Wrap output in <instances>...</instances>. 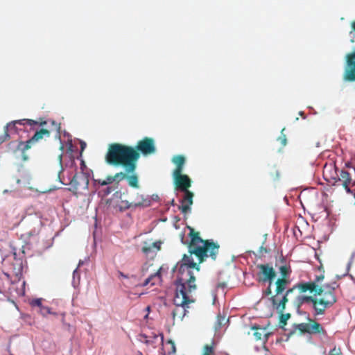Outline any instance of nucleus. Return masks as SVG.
<instances>
[{
    "label": "nucleus",
    "instance_id": "a19ab883",
    "mask_svg": "<svg viewBox=\"0 0 355 355\" xmlns=\"http://www.w3.org/2000/svg\"><path fill=\"white\" fill-rule=\"evenodd\" d=\"M81 264H83V262L80 261L79 264H78V266H80Z\"/></svg>",
    "mask_w": 355,
    "mask_h": 355
},
{
    "label": "nucleus",
    "instance_id": "39448f33",
    "mask_svg": "<svg viewBox=\"0 0 355 355\" xmlns=\"http://www.w3.org/2000/svg\"><path fill=\"white\" fill-rule=\"evenodd\" d=\"M275 277V272L272 267L268 265H259L257 267L256 279L266 288L263 291V297H267L272 293V280Z\"/></svg>",
    "mask_w": 355,
    "mask_h": 355
},
{
    "label": "nucleus",
    "instance_id": "f8f14e48",
    "mask_svg": "<svg viewBox=\"0 0 355 355\" xmlns=\"http://www.w3.org/2000/svg\"><path fill=\"white\" fill-rule=\"evenodd\" d=\"M50 136V131L46 129H41L37 131L34 135L26 141H19L17 146V150L24 154L26 150L30 149L33 144L44 138V137H49Z\"/></svg>",
    "mask_w": 355,
    "mask_h": 355
},
{
    "label": "nucleus",
    "instance_id": "20e7f679",
    "mask_svg": "<svg viewBox=\"0 0 355 355\" xmlns=\"http://www.w3.org/2000/svg\"><path fill=\"white\" fill-rule=\"evenodd\" d=\"M189 252L197 255L200 261H202L204 257L215 256L218 252V247L211 242L204 241L201 238L196 236L191 239Z\"/></svg>",
    "mask_w": 355,
    "mask_h": 355
},
{
    "label": "nucleus",
    "instance_id": "ea45409f",
    "mask_svg": "<svg viewBox=\"0 0 355 355\" xmlns=\"http://www.w3.org/2000/svg\"><path fill=\"white\" fill-rule=\"evenodd\" d=\"M146 310H147L148 311H150V306H147V307H146Z\"/></svg>",
    "mask_w": 355,
    "mask_h": 355
},
{
    "label": "nucleus",
    "instance_id": "c756f323",
    "mask_svg": "<svg viewBox=\"0 0 355 355\" xmlns=\"http://www.w3.org/2000/svg\"><path fill=\"white\" fill-rule=\"evenodd\" d=\"M329 355H341L340 349L334 347L330 351Z\"/></svg>",
    "mask_w": 355,
    "mask_h": 355
},
{
    "label": "nucleus",
    "instance_id": "393cba45",
    "mask_svg": "<svg viewBox=\"0 0 355 355\" xmlns=\"http://www.w3.org/2000/svg\"><path fill=\"white\" fill-rule=\"evenodd\" d=\"M131 207H144V205H142L141 203H138V204L135 203L134 205H132V204H128V202L127 201H122L121 202V207L128 209V208H130Z\"/></svg>",
    "mask_w": 355,
    "mask_h": 355
},
{
    "label": "nucleus",
    "instance_id": "58836bf2",
    "mask_svg": "<svg viewBox=\"0 0 355 355\" xmlns=\"http://www.w3.org/2000/svg\"><path fill=\"white\" fill-rule=\"evenodd\" d=\"M175 352V347L173 345V352Z\"/></svg>",
    "mask_w": 355,
    "mask_h": 355
},
{
    "label": "nucleus",
    "instance_id": "c85d7f7f",
    "mask_svg": "<svg viewBox=\"0 0 355 355\" xmlns=\"http://www.w3.org/2000/svg\"><path fill=\"white\" fill-rule=\"evenodd\" d=\"M280 270H281V272H282V274L284 275V277L283 278H285L286 279H287L286 276L289 274V269L286 267L282 266L280 268Z\"/></svg>",
    "mask_w": 355,
    "mask_h": 355
},
{
    "label": "nucleus",
    "instance_id": "4c0bfd02",
    "mask_svg": "<svg viewBox=\"0 0 355 355\" xmlns=\"http://www.w3.org/2000/svg\"><path fill=\"white\" fill-rule=\"evenodd\" d=\"M306 289H310V290L313 291L312 285L307 286L306 287Z\"/></svg>",
    "mask_w": 355,
    "mask_h": 355
},
{
    "label": "nucleus",
    "instance_id": "2eb2a0df",
    "mask_svg": "<svg viewBox=\"0 0 355 355\" xmlns=\"http://www.w3.org/2000/svg\"><path fill=\"white\" fill-rule=\"evenodd\" d=\"M304 334H314L320 332L322 328L317 322L302 323L295 326Z\"/></svg>",
    "mask_w": 355,
    "mask_h": 355
},
{
    "label": "nucleus",
    "instance_id": "bb28decb",
    "mask_svg": "<svg viewBox=\"0 0 355 355\" xmlns=\"http://www.w3.org/2000/svg\"><path fill=\"white\" fill-rule=\"evenodd\" d=\"M76 142H78L80 144V155H82L83 152L85 150V148H86L87 144L85 141L80 140V139H77V141Z\"/></svg>",
    "mask_w": 355,
    "mask_h": 355
},
{
    "label": "nucleus",
    "instance_id": "37998d69",
    "mask_svg": "<svg viewBox=\"0 0 355 355\" xmlns=\"http://www.w3.org/2000/svg\"><path fill=\"white\" fill-rule=\"evenodd\" d=\"M164 355H165V354H164Z\"/></svg>",
    "mask_w": 355,
    "mask_h": 355
},
{
    "label": "nucleus",
    "instance_id": "7ed1b4c3",
    "mask_svg": "<svg viewBox=\"0 0 355 355\" xmlns=\"http://www.w3.org/2000/svg\"><path fill=\"white\" fill-rule=\"evenodd\" d=\"M290 282L285 278L278 279L275 284L272 286L273 296L269 298L272 304V311L278 313H282L285 309L287 302V295L291 289L288 288Z\"/></svg>",
    "mask_w": 355,
    "mask_h": 355
},
{
    "label": "nucleus",
    "instance_id": "ddd939ff",
    "mask_svg": "<svg viewBox=\"0 0 355 355\" xmlns=\"http://www.w3.org/2000/svg\"><path fill=\"white\" fill-rule=\"evenodd\" d=\"M60 163L62 166V171L60 178L77 173L78 162L76 157H60Z\"/></svg>",
    "mask_w": 355,
    "mask_h": 355
},
{
    "label": "nucleus",
    "instance_id": "f257e3e1",
    "mask_svg": "<svg viewBox=\"0 0 355 355\" xmlns=\"http://www.w3.org/2000/svg\"><path fill=\"white\" fill-rule=\"evenodd\" d=\"M192 268L199 270L193 259L187 255H184L176 266L178 277L175 282V295L173 299L176 309L172 312L173 318L178 313L184 316L186 314L185 307L190 302H193V297L190 294L196 288V286L195 277L191 271Z\"/></svg>",
    "mask_w": 355,
    "mask_h": 355
},
{
    "label": "nucleus",
    "instance_id": "e433bc0d",
    "mask_svg": "<svg viewBox=\"0 0 355 355\" xmlns=\"http://www.w3.org/2000/svg\"><path fill=\"white\" fill-rule=\"evenodd\" d=\"M206 349L209 353L211 352L212 348L211 347L207 346Z\"/></svg>",
    "mask_w": 355,
    "mask_h": 355
},
{
    "label": "nucleus",
    "instance_id": "f03ea898",
    "mask_svg": "<svg viewBox=\"0 0 355 355\" xmlns=\"http://www.w3.org/2000/svg\"><path fill=\"white\" fill-rule=\"evenodd\" d=\"M156 152L155 139L145 137L137 141L135 147L112 143L109 145L106 155H150L155 154Z\"/></svg>",
    "mask_w": 355,
    "mask_h": 355
},
{
    "label": "nucleus",
    "instance_id": "423d86ee",
    "mask_svg": "<svg viewBox=\"0 0 355 355\" xmlns=\"http://www.w3.org/2000/svg\"><path fill=\"white\" fill-rule=\"evenodd\" d=\"M91 178L80 174H71L67 177L63 176L60 178L61 182L64 185H70L71 189L76 193H83L88 189L89 180Z\"/></svg>",
    "mask_w": 355,
    "mask_h": 355
},
{
    "label": "nucleus",
    "instance_id": "1a4fd4ad",
    "mask_svg": "<svg viewBox=\"0 0 355 355\" xmlns=\"http://www.w3.org/2000/svg\"><path fill=\"white\" fill-rule=\"evenodd\" d=\"M325 179L333 185H343L347 193H354L355 195V180H352L350 174L342 171L340 176L336 178L334 177L327 178V174L324 173Z\"/></svg>",
    "mask_w": 355,
    "mask_h": 355
},
{
    "label": "nucleus",
    "instance_id": "cd10ccee",
    "mask_svg": "<svg viewBox=\"0 0 355 355\" xmlns=\"http://www.w3.org/2000/svg\"><path fill=\"white\" fill-rule=\"evenodd\" d=\"M114 181V179L112 178H108L106 180H104V181H101V180H98V183L101 185H107V184H112L113 182Z\"/></svg>",
    "mask_w": 355,
    "mask_h": 355
},
{
    "label": "nucleus",
    "instance_id": "2f4dec72",
    "mask_svg": "<svg viewBox=\"0 0 355 355\" xmlns=\"http://www.w3.org/2000/svg\"><path fill=\"white\" fill-rule=\"evenodd\" d=\"M161 244H162V242H160V241L155 242L153 243V247L157 249V250H160Z\"/></svg>",
    "mask_w": 355,
    "mask_h": 355
},
{
    "label": "nucleus",
    "instance_id": "412c9836",
    "mask_svg": "<svg viewBox=\"0 0 355 355\" xmlns=\"http://www.w3.org/2000/svg\"><path fill=\"white\" fill-rule=\"evenodd\" d=\"M157 280V281H159L160 279V275H159V272H157L156 274H155L154 275H152L151 277L147 278L144 283L143 284L144 286H146L147 284H148L149 283L151 284V285H155L156 284L155 281L154 280Z\"/></svg>",
    "mask_w": 355,
    "mask_h": 355
},
{
    "label": "nucleus",
    "instance_id": "6ab92c4d",
    "mask_svg": "<svg viewBox=\"0 0 355 355\" xmlns=\"http://www.w3.org/2000/svg\"><path fill=\"white\" fill-rule=\"evenodd\" d=\"M298 302L300 305L307 304L311 306H313L317 313H321L323 312V309L321 308H318V304L315 302V298H312V297H308L304 295H300L297 297Z\"/></svg>",
    "mask_w": 355,
    "mask_h": 355
},
{
    "label": "nucleus",
    "instance_id": "5701e85b",
    "mask_svg": "<svg viewBox=\"0 0 355 355\" xmlns=\"http://www.w3.org/2000/svg\"><path fill=\"white\" fill-rule=\"evenodd\" d=\"M80 284V275L78 272V268H76L73 273V285L76 288Z\"/></svg>",
    "mask_w": 355,
    "mask_h": 355
},
{
    "label": "nucleus",
    "instance_id": "7c9ffc66",
    "mask_svg": "<svg viewBox=\"0 0 355 355\" xmlns=\"http://www.w3.org/2000/svg\"><path fill=\"white\" fill-rule=\"evenodd\" d=\"M69 146H68V150L69 151V153L71 154L72 153L74 152V149H73V144H72L71 141L69 142L68 144Z\"/></svg>",
    "mask_w": 355,
    "mask_h": 355
},
{
    "label": "nucleus",
    "instance_id": "4468645a",
    "mask_svg": "<svg viewBox=\"0 0 355 355\" xmlns=\"http://www.w3.org/2000/svg\"><path fill=\"white\" fill-rule=\"evenodd\" d=\"M137 157H106L107 162L110 164H122L125 167L127 172H132L135 166L133 162Z\"/></svg>",
    "mask_w": 355,
    "mask_h": 355
},
{
    "label": "nucleus",
    "instance_id": "6e6552de",
    "mask_svg": "<svg viewBox=\"0 0 355 355\" xmlns=\"http://www.w3.org/2000/svg\"><path fill=\"white\" fill-rule=\"evenodd\" d=\"M46 121H42L41 122H38L37 121H34L33 119H21V120H15L13 121H11L8 123L5 127H4V133L3 135L0 136V144H2L6 140H8L10 137L9 135V132H15L16 133L17 131V125H29V126H34L40 125L41 126H43L46 124Z\"/></svg>",
    "mask_w": 355,
    "mask_h": 355
},
{
    "label": "nucleus",
    "instance_id": "b1692460",
    "mask_svg": "<svg viewBox=\"0 0 355 355\" xmlns=\"http://www.w3.org/2000/svg\"><path fill=\"white\" fill-rule=\"evenodd\" d=\"M285 128L281 131V135L278 137V141L281 143L283 146H285L287 143V139L286 135L284 133Z\"/></svg>",
    "mask_w": 355,
    "mask_h": 355
},
{
    "label": "nucleus",
    "instance_id": "9d476101",
    "mask_svg": "<svg viewBox=\"0 0 355 355\" xmlns=\"http://www.w3.org/2000/svg\"><path fill=\"white\" fill-rule=\"evenodd\" d=\"M174 162L177 164V168L173 172V175L178 184V190L180 192L190 187V179L187 175L181 174L182 168L185 163L184 158L177 157L174 159Z\"/></svg>",
    "mask_w": 355,
    "mask_h": 355
},
{
    "label": "nucleus",
    "instance_id": "72a5a7b5",
    "mask_svg": "<svg viewBox=\"0 0 355 355\" xmlns=\"http://www.w3.org/2000/svg\"><path fill=\"white\" fill-rule=\"evenodd\" d=\"M119 277L128 278V276L121 271H118Z\"/></svg>",
    "mask_w": 355,
    "mask_h": 355
},
{
    "label": "nucleus",
    "instance_id": "c9c22d12",
    "mask_svg": "<svg viewBox=\"0 0 355 355\" xmlns=\"http://www.w3.org/2000/svg\"><path fill=\"white\" fill-rule=\"evenodd\" d=\"M351 26H352L353 31H355V20L352 22Z\"/></svg>",
    "mask_w": 355,
    "mask_h": 355
},
{
    "label": "nucleus",
    "instance_id": "79ce46f5",
    "mask_svg": "<svg viewBox=\"0 0 355 355\" xmlns=\"http://www.w3.org/2000/svg\"><path fill=\"white\" fill-rule=\"evenodd\" d=\"M138 354H139V355H143V354H142V353H141V352H138Z\"/></svg>",
    "mask_w": 355,
    "mask_h": 355
},
{
    "label": "nucleus",
    "instance_id": "dca6fc26",
    "mask_svg": "<svg viewBox=\"0 0 355 355\" xmlns=\"http://www.w3.org/2000/svg\"><path fill=\"white\" fill-rule=\"evenodd\" d=\"M150 336H146V334H141L139 336L140 341L146 343L148 345H152L153 347H155V345L159 342L160 343H163L164 336L162 334L157 335L154 333L151 334Z\"/></svg>",
    "mask_w": 355,
    "mask_h": 355
},
{
    "label": "nucleus",
    "instance_id": "f3484780",
    "mask_svg": "<svg viewBox=\"0 0 355 355\" xmlns=\"http://www.w3.org/2000/svg\"><path fill=\"white\" fill-rule=\"evenodd\" d=\"M182 193L180 201L182 204V209L183 212H187L189 209L190 205L192 204L193 194L188 190L184 189L180 191Z\"/></svg>",
    "mask_w": 355,
    "mask_h": 355
},
{
    "label": "nucleus",
    "instance_id": "0eeeda50",
    "mask_svg": "<svg viewBox=\"0 0 355 355\" xmlns=\"http://www.w3.org/2000/svg\"><path fill=\"white\" fill-rule=\"evenodd\" d=\"M318 308L324 309L332 306L336 302L337 294L335 288L330 286H324L320 288L314 295Z\"/></svg>",
    "mask_w": 355,
    "mask_h": 355
},
{
    "label": "nucleus",
    "instance_id": "473e14b6",
    "mask_svg": "<svg viewBox=\"0 0 355 355\" xmlns=\"http://www.w3.org/2000/svg\"><path fill=\"white\" fill-rule=\"evenodd\" d=\"M142 251L145 254H148V252H150L151 251V248L150 247H144L142 248Z\"/></svg>",
    "mask_w": 355,
    "mask_h": 355
},
{
    "label": "nucleus",
    "instance_id": "a878e982",
    "mask_svg": "<svg viewBox=\"0 0 355 355\" xmlns=\"http://www.w3.org/2000/svg\"><path fill=\"white\" fill-rule=\"evenodd\" d=\"M62 315V323H63L65 329H67L69 331L73 333L75 331V328L73 327H72L70 324L66 323L64 320V314L63 313Z\"/></svg>",
    "mask_w": 355,
    "mask_h": 355
},
{
    "label": "nucleus",
    "instance_id": "aec40b11",
    "mask_svg": "<svg viewBox=\"0 0 355 355\" xmlns=\"http://www.w3.org/2000/svg\"><path fill=\"white\" fill-rule=\"evenodd\" d=\"M77 161L80 166V175H84L89 178H92V171L85 164V162L81 159V157H76Z\"/></svg>",
    "mask_w": 355,
    "mask_h": 355
},
{
    "label": "nucleus",
    "instance_id": "4be33fe9",
    "mask_svg": "<svg viewBox=\"0 0 355 355\" xmlns=\"http://www.w3.org/2000/svg\"><path fill=\"white\" fill-rule=\"evenodd\" d=\"M126 179L129 185L134 187H138V178L136 175L128 176L126 177Z\"/></svg>",
    "mask_w": 355,
    "mask_h": 355
},
{
    "label": "nucleus",
    "instance_id": "9b49d317",
    "mask_svg": "<svg viewBox=\"0 0 355 355\" xmlns=\"http://www.w3.org/2000/svg\"><path fill=\"white\" fill-rule=\"evenodd\" d=\"M343 78L346 82L355 83V49L345 55V66Z\"/></svg>",
    "mask_w": 355,
    "mask_h": 355
},
{
    "label": "nucleus",
    "instance_id": "a211bd4d",
    "mask_svg": "<svg viewBox=\"0 0 355 355\" xmlns=\"http://www.w3.org/2000/svg\"><path fill=\"white\" fill-rule=\"evenodd\" d=\"M30 304L33 308H36L37 311L41 313L44 316H46L48 314L56 315L55 313H52L51 309L48 306H44L42 304V299L33 300Z\"/></svg>",
    "mask_w": 355,
    "mask_h": 355
},
{
    "label": "nucleus",
    "instance_id": "f704fd0d",
    "mask_svg": "<svg viewBox=\"0 0 355 355\" xmlns=\"http://www.w3.org/2000/svg\"><path fill=\"white\" fill-rule=\"evenodd\" d=\"M110 193V187H107L106 188V190L105 191V195H107Z\"/></svg>",
    "mask_w": 355,
    "mask_h": 355
}]
</instances>
